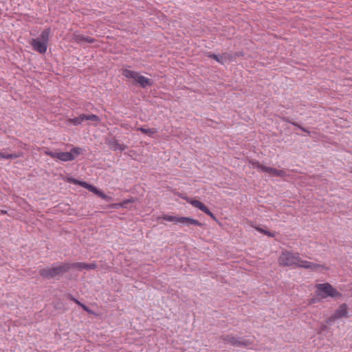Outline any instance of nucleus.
<instances>
[{"instance_id":"obj_19","label":"nucleus","mask_w":352,"mask_h":352,"mask_svg":"<svg viewBox=\"0 0 352 352\" xmlns=\"http://www.w3.org/2000/svg\"><path fill=\"white\" fill-rule=\"evenodd\" d=\"M84 121L82 114H80L78 117H75L70 120V122L75 126L80 124Z\"/></svg>"},{"instance_id":"obj_3","label":"nucleus","mask_w":352,"mask_h":352,"mask_svg":"<svg viewBox=\"0 0 352 352\" xmlns=\"http://www.w3.org/2000/svg\"><path fill=\"white\" fill-rule=\"evenodd\" d=\"M82 153V148L74 147L69 152H56L47 151L45 154L52 158L58 159L63 162H69L74 160Z\"/></svg>"},{"instance_id":"obj_5","label":"nucleus","mask_w":352,"mask_h":352,"mask_svg":"<svg viewBox=\"0 0 352 352\" xmlns=\"http://www.w3.org/2000/svg\"><path fill=\"white\" fill-rule=\"evenodd\" d=\"M316 294L321 298L328 297L337 298L342 296V294L338 292L330 283H320L316 285Z\"/></svg>"},{"instance_id":"obj_30","label":"nucleus","mask_w":352,"mask_h":352,"mask_svg":"<svg viewBox=\"0 0 352 352\" xmlns=\"http://www.w3.org/2000/svg\"><path fill=\"white\" fill-rule=\"evenodd\" d=\"M69 299H70L71 300H73L74 301L76 304L78 305H81V302L80 301H78L77 299H76L74 296H72V295H69Z\"/></svg>"},{"instance_id":"obj_16","label":"nucleus","mask_w":352,"mask_h":352,"mask_svg":"<svg viewBox=\"0 0 352 352\" xmlns=\"http://www.w3.org/2000/svg\"><path fill=\"white\" fill-rule=\"evenodd\" d=\"M69 271L72 268L77 269L79 271H81L82 270H86L87 263H82V262H78V263H69Z\"/></svg>"},{"instance_id":"obj_15","label":"nucleus","mask_w":352,"mask_h":352,"mask_svg":"<svg viewBox=\"0 0 352 352\" xmlns=\"http://www.w3.org/2000/svg\"><path fill=\"white\" fill-rule=\"evenodd\" d=\"M23 156V152H18L15 153H5L0 151V158L5 160L16 159Z\"/></svg>"},{"instance_id":"obj_25","label":"nucleus","mask_w":352,"mask_h":352,"mask_svg":"<svg viewBox=\"0 0 352 352\" xmlns=\"http://www.w3.org/2000/svg\"><path fill=\"white\" fill-rule=\"evenodd\" d=\"M97 267V265L95 262L91 263H87L86 270H95Z\"/></svg>"},{"instance_id":"obj_27","label":"nucleus","mask_w":352,"mask_h":352,"mask_svg":"<svg viewBox=\"0 0 352 352\" xmlns=\"http://www.w3.org/2000/svg\"><path fill=\"white\" fill-rule=\"evenodd\" d=\"M133 199H125L122 202H121L122 205V207H125V206L129 203H131L133 202Z\"/></svg>"},{"instance_id":"obj_22","label":"nucleus","mask_w":352,"mask_h":352,"mask_svg":"<svg viewBox=\"0 0 352 352\" xmlns=\"http://www.w3.org/2000/svg\"><path fill=\"white\" fill-rule=\"evenodd\" d=\"M73 182L74 184H79L80 186L87 189L88 188V186H89L90 184L87 183L86 182H82V181H78L76 179H73Z\"/></svg>"},{"instance_id":"obj_2","label":"nucleus","mask_w":352,"mask_h":352,"mask_svg":"<svg viewBox=\"0 0 352 352\" xmlns=\"http://www.w3.org/2000/svg\"><path fill=\"white\" fill-rule=\"evenodd\" d=\"M69 267V263H54L51 267L39 270V274L46 279L54 278L68 272Z\"/></svg>"},{"instance_id":"obj_35","label":"nucleus","mask_w":352,"mask_h":352,"mask_svg":"<svg viewBox=\"0 0 352 352\" xmlns=\"http://www.w3.org/2000/svg\"><path fill=\"white\" fill-rule=\"evenodd\" d=\"M0 212L1 214H6L7 213V211L6 210H0Z\"/></svg>"},{"instance_id":"obj_33","label":"nucleus","mask_w":352,"mask_h":352,"mask_svg":"<svg viewBox=\"0 0 352 352\" xmlns=\"http://www.w3.org/2000/svg\"><path fill=\"white\" fill-rule=\"evenodd\" d=\"M327 329V324H322L320 328V332L325 331Z\"/></svg>"},{"instance_id":"obj_9","label":"nucleus","mask_w":352,"mask_h":352,"mask_svg":"<svg viewBox=\"0 0 352 352\" xmlns=\"http://www.w3.org/2000/svg\"><path fill=\"white\" fill-rule=\"evenodd\" d=\"M186 201L190 203L192 206L199 208L200 210L212 217L213 219H215L216 217L214 215V214L209 210V208L204 204L202 202H201L199 200L197 199H190L188 198L186 199Z\"/></svg>"},{"instance_id":"obj_1","label":"nucleus","mask_w":352,"mask_h":352,"mask_svg":"<svg viewBox=\"0 0 352 352\" xmlns=\"http://www.w3.org/2000/svg\"><path fill=\"white\" fill-rule=\"evenodd\" d=\"M278 263L280 266L292 267L293 268L301 267L312 271L323 268V265L302 260L298 252H292L288 250L283 251L278 258Z\"/></svg>"},{"instance_id":"obj_24","label":"nucleus","mask_w":352,"mask_h":352,"mask_svg":"<svg viewBox=\"0 0 352 352\" xmlns=\"http://www.w3.org/2000/svg\"><path fill=\"white\" fill-rule=\"evenodd\" d=\"M250 163H251V164H252L253 168H258L259 170H260V168L258 167V166H257L258 164L259 165V166H261V167L262 166H265L264 165L260 164V162L258 161H256V160H252V161L250 162Z\"/></svg>"},{"instance_id":"obj_17","label":"nucleus","mask_w":352,"mask_h":352,"mask_svg":"<svg viewBox=\"0 0 352 352\" xmlns=\"http://www.w3.org/2000/svg\"><path fill=\"white\" fill-rule=\"evenodd\" d=\"M84 121H91V122H99L100 121V118L99 116L95 114H82Z\"/></svg>"},{"instance_id":"obj_21","label":"nucleus","mask_w":352,"mask_h":352,"mask_svg":"<svg viewBox=\"0 0 352 352\" xmlns=\"http://www.w3.org/2000/svg\"><path fill=\"white\" fill-rule=\"evenodd\" d=\"M283 122H287V123H289V124H292V125L295 126H298V122H294L292 118H290L289 117H283L281 118Z\"/></svg>"},{"instance_id":"obj_28","label":"nucleus","mask_w":352,"mask_h":352,"mask_svg":"<svg viewBox=\"0 0 352 352\" xmlns=\"http://www.w3.org/2000/svg\"><path fill=\"white\" fill-rule=\"evenodd\" d=\"M298 129H300L301 131L307 133L308 134H310V131L308 130V129L303 127L302 126L298 124L297 126Z\"/></svg>"},{"instance_id":"obj_26","label":"nucleus","mask_w":352,"mask_h":352,"mask_svg":"<svg viewBox=\"0 0 352 352\" xmlns=\"http://www.w3.org/2000/svg\"><path fill=\"white\" fill-rule=\"evenodd\" d=\"M120 208H123L121 203L112 204L109 206V208L112 209H118Z\"/></svg>"},{"instance_id":"obj_23","label":"nucleus","mask_w":352,"mask_h":352,"mask_svg":"<svg viewBox=\"0 0 352 352\" xmlns=\"http://www.w3.org/2000/svg\"><path fill=\"white\" fill-rule=\"evenodd\" d=\"M87 190H88L89 191H90V192H91L94 193V194H95V195H97V194L98 193V192H99V190H99V189H98L96 187H95V186H92V185H91V184H90L89 186H88V188H87Z\"/></svg>"},{"instance_id":"obj_36","label":"nucleus","mask_w":352,"mask_h":352,"mask_svg":"<svg viewBox=\"0 0 352 352\" xmlns=\"http://www.w3.org/2000/svg\"><path fill=\"white\" fill-rule=\"evenodd\" d=\"M236 56H241V53H239V54H238V53H236Z\"/></svg>"},{"instance_id":"obj_8","label":"nucleus","mask_w":352,"mask_h":352,"mask_svg":"<svg viewBox=\"0 0 352 352\" xmlns=\"http://www.w3.org/2000/svg\"><path fill=\"white\" fill-rule=\"evenodd\" d=\"M162 219L165 221L170 222H175L177 223H181L184 226H202L204 224L199 222L198 220L192 219L188 217H177L172 215H164Z\"/></svg>"},{"instance_id":"obj_12","label":"nucleus","mask_w":352,"mask_h":352,"mask_svg":"<svg viewBox=\"0 0 352 352\" xmlns=\"http://www.w3.org/2000/svg\"><path fill=\"white\" fill-rule=\"evenodd\" d=\"M208 56L209 58H213L214 60H215L217 62L219 63L221 65H223L226 60H232L233 58L232 55L227 53H224L222 55L209 53L208 54Z\"/></svg>"},{"instance_id":"obj_7","label":"nucleus","mask_w":352,"mask_h":352,"mask_svg":"<svg viewBox=\"0 0 352 352\" xmlns=\"http://www.w3.org/2000/svg\"><path fill=\"white\" fill-rule=\"evenodd\" d=\"M219 339L236 347H247L253 344L252 340L232 335H223L219 337Z\"/></svg>"},{"instance_id":"obj_29","label":"nucleus","mask_w":352,"mask_h":352,"mask_svg":"<svg viewBox=\"0 0 352 352\" xmlns=\"http://www.w3.org/2000/svg\"><path fill=\"white\" fill-rule=\"evenodd\" d=\"M265 235L270 236V237H274L275 233L271 232L270 231L265 230Z\"/></svg>"},{"instance_id":"obj_10","label":"nucleus","mask_w":352,"mask_h":352,"mask_svg":"<svg viewBox=\"0 0 352 352\" xmlns=\"http://www.w3.org/2000/svg\"><path fill=\"white\" fill-rule=\"evenodd\" d=\"M258 167L260 168V170L263 173H269L270 175H272L275 177H284L287 176V172L285 170H278L275 168L270 167V166H259V165H257Z\"/></svg>"},{"instance_id":"obj_34","label":"nucleus","mask_w":352,"mask_h":352,"mask_svg":"<svg viewBox=\"0 0 352 352\" xmlns=\"http://www.w3.org/2000/svg\"><path fill=\"white\" fill-rule=\"evenodd\" d=\"M255 229L256 230H258V232H260L261 233H263V234H265V232L266 230H264L263 228H258V227H256Z\"/></svg>"},{"instance_id":"obj_6","label":"nucleus","mask_w":352,"mask_h":352,"mask_svg":"<svg viewBox=\"0 0 352 352\" xmlns=\"http://www.w3.org/2000/svg\"><path fill=\"white\" fill-rule=\"evenodd\" d=\"M122 75L126 78L134 79L142 88L153 85V81L151 79L140 75L139 72L125 69L122 71Z\"/></svg>"},{"instance_id":"obj_31","label":"nucleus","mask_w":352,"mask_h":352,"mask_svg":"<svg viewBox=\"0 0 352 352\" xmlns=\"http://www.w3.org/2000/svg\"><path fill=\"white\" fill-rule=\"evenodd\" d=\"M81 306V307L86 311H87L88 313H91V311L84 304H82L80 305Z\"/></svg>"},{"instance_id":"obj_13","label":"nucleus","mask_w":352,"mask_h":352,"mask_svg":"<svg viewBox=\"0 0 352 352\" xmlns=\"http://www.w3.org/2000/svg\"><path fill=\"white\" fill-rule=\"evenodd\" d=\"M72 38L77 43H81L82 42L93 43L95 42V39L94 38L87 36H84L76 32L73 33Z\"/></svg>"},{"instance_id":"obj_32","label":"nucleus","mask_w":352,"mask_h":352,"mask_svg":"<svg viewBox=\"0 0 352 352\" xmlns=\"http://www.w3.org/2000/svg\"><path fill=\"white\" fill-rule=\"evenodd\" d=\"M336 319H333L332 318V316L329 318L327 320H326V324H331L332 322L335 321Z\"/></svg>"},{"instance_id":"obj_37","label":"nucleus","mask_w":352,"mask_h":352,"mask_svg":"<svg viewBox=\"0 0 352 352\" xmlns=\"http://www.w3.org/2000/svg\"><path fill=\"white\" fill-rule=\"evenodd\" d=\"M311 301H312V302H316V300L313 298V299L311 300Z\"/></svg>"},{"instance_id":"obj_14","label":"nucleus","mask_w":352,"mask_h":352,"mask_svg":"<svg viewBox=\"0 0 352 352\" xmlns=\"http://www.w3.org/2000/svg\"><path fill=\"white\" fill-rule=\"evenodd\" d=\"M342 317H348L347 305L345 303L340 305L332 315L333 319H338Z\"/></svg>"},{"instance_id":"obj_11","label":"nucleus","mask_w":352,"mask_h":352,"mask_svg":"<svg viewBox=\"0 0 352 352\" xmlns=\"http://www.w3.org/2000/svg\"><path fill=\"white\" fill-rule=\"evenodd\" d=\"M107 144L109 147V148L114 151H120L122 152L125 151L127 148V146L125 144H121L118 142L117 140L115 138L109 139L107 141Z\"/></svg>"},{"instance_id":"obj_20","label":"nucleus","mask_w":352,"mask_h":352,"mask_svg":"<svg viewBox=\"0 0 352 352\" xmlns=\"http://www.w3.org/2000/svg\"><path fill=\"white\" fill-rule=\"evenodd\" d=\"M97 195L102 198V199L105 200L106 201H111L113 198L110 196H108L107 195H105L102 191H101L100 190H99L98 193L97 194Z\"/></svg>"},{"instance_id":"obj_4","label":"nucleus","mask_w":352,"mask_h":352,"mask_svg":"<svg viewBox=\"0 0 352 352\" xmlns=\"http://www.w3.org/2000/svg\"><path fill=\"white\" fill-rule=\"evenodd\" d=\"M50 28L45 29L40 34V38H32L31 45L34 50L41 54H45L47 52Z\"/></svg>"},{"instance_id":"obj_18","label":"nucleus","mask_w":352,"mask_h":352,"mask_svg":"<svg viewBox=\"0 0 352 352\" xmlns=\"http://www.w3.org/2000/svg\"><path fill=\"white\" fill-rule=\"evenodd\" d=\"M138 130L140 131L143 133L148 134L149 136H151L157 132V130L155 128H145L143 126L138 128Z\"/></svg>"}]
</instances>
